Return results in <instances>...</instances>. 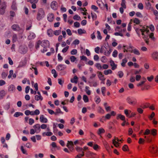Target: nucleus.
Instances as JSON below:
<instances>
[{
	"mask_svg": "<svg viewBox=\"0 0 158 158\" xmlns=\"http://www.w3.org/2000/svg\"><path fill=\"white\" fill-rule=\"evenodd\" d=\"M149 28H150V30L153 31L154 30V27L152 25H150L149 26H146L145 25L142 26V28L139 29L138 28H136L135 29V31L138 34L139 32V31H140L141 32V34L142 35H144V32H146V33L148 34L149 31Z\"/></svg>",
	"mask_w": 158,
	"mask_h": 158,
	"instance_id": "nucleus-1",
	"label": "nucleus"
},
{
	"mask_svg": "<svg viewBox=\"0 0 158 158\" xmlns=\"http://www.w3.org/2000/svg\"><path fill=\"white\" fill-rule=\"evenodd\" d=\"M149 151L153 157L158 156V147L155 144H152L149 148Z\"/></svg>",
	"mask_w": 158,
	"mask_h": 158,
	"instance_id": "nucleus-2",
	"label": "nucleus"
},
{
	"mask_svg": "<svg viewBox=\"0 0 158 158\" xmlns=\"http://www.w3.org/2000/svg\"><path fill=\"white\" fill-rule=\"evenodd\" d=\"M143 35V39H144L146 43L148 45H149V38H150L153 40H155V38L154 37V33L152 32L149 35V36L148 35Z\"/></svg>",
	"mask_w": 158,
	"mask_h": 158,
	"instance_id": "nucleus-3",
	"label": "nucleus"
},
{
	"mask_svg": "<svg viewBox=\"0 0 158 158\" xmlns=\"http://www.w3.org/2000/svg\"><path fill=\"white\" fill-rule=\"evenodd\" d=\"M41 46L40 48L41 49V51L43 52H44L47 51V48L48 47L49 44L45 42H41L40 43Z\"/></svg>",
	"mask_w": 158,
	"mask_h": 158,
	"instance_id": "nucleus-4",
	"label": "nucleus"
},
{
	"mask_svg": "<svg viewBox=\"0 0 158 158\" xmlns=\"http://www.w3.org/2000/svg\"><path fill=\"white\" fill-rule=\"evenodd\" d=\"M66 146L69 149V150L70 152H72L74 150V144L72 141H68V143Z\"/></svg>",
	"mask_w": 158,
	"mask_h": 158,
	"instance_id": "nucleus-5",
	"label": "nucleus"
},
{
	"mask_svg": "<svg viewBox=\"0 0 158 158\" xmlns=\"http://www.w3.org/2000/svg\"><path fill=\"white\" fill-rule=\"evenodd\" d=\"M6 8V5L4 3L0 7V15H3L5 11V10Z\"/></svg>",
	"mask_w": 158,
	"mask_h": 158,
	"instance_id": "nucleus-6",
	"label": "nucleus"
},
{
	"mask_svg": "<svg viewBox=\"0 0 158 158\" xmlns=\"http://www.w3.org/2000/svg\"><path fill=\"white\" fill-rule=\"evenodd\" d=\"M12 29L14 31H19L21 30V28L18 24H14L11 26Z\"/></svg>",
	"mask_w": 158,
	"mask_h": 158,
	"instance_id": "nucleus-7",
	"label": "nucleus"
},
{
	"mask_svg": "<svg viewBox=\"0 0 158 158\" xmlns=\"http://www.w3.org/2000/svg\"><path fill=\"white\" fill-rule=\"evenodd\" d=\"M97 73L98 74V76L99 79L102 81H104L105 80V78L104 77V75L103 74L102 72L100 71H98Z\"/></svg>",
	"mask_w": 158,
	"mask_h": 158,
	"instance_id": "nucleus-8",
	"label": "nucleus"
},
{
	"mask_svg": "<svg viewBox=\"0 0 158 158\" xmlns=\"http://www.w3.org/2000/svg\"><path fill=\"white\" fill-rule=\"evenodd\" d=\"M110 65L111 67V69L112 70H114L117 68V65L115 64L114 62L112 60H111L110 61Z\"/></svg>",
	"mask_w": 158,
	"mask_h": 158,
	"instance_id": "nucleus-9",
	"label": "nucleus"
},
{
	"mask_svg": "<svg viewBox=\"0 0 158 158\" xmlns=\"http://www.w3.org/2000/svg\"><path fill=\"white\" fill-rule=\"evenodd\" d=\"M152 58L154 60L158 59V52H155L152 54Z\"/></svg>",
	"mask_w": 158,
	"mask_h": 158,
	"instance_id": "nucleus-10",
	"label": "nucleus"
},
{
	"mask_svg": "<svg viewBox=\"0 0 158 158\" xmlns=\"http://www.w3.org/2000/svg\"><path fill=\"white\" fill-rule=\"evenodd\" d=\"M151 134L153 136L156 135L157 134V130L156 129H153L151 130Z\"/></svg>",
	"mask_w": 158,
	"mask_h": 158,
	"instance_id": "nucleus-11",
	"label": "nucleus"
},
{
	"mask_svg": "<svg viewBox=\"0 0 158 158\" xmlns=\"http://www.w3.org/2000/svg\"><path fill=\"white\" fill-rule=\"evenodd\" d=\"M40 121L42 123H46L48 122L47 119L44 118L43 115H42L40 116Z\"/></svg>",
	"mask_w": 158,
	"mask_h": 158,
	"instance_id": "nucleus-12",
	"label": "nucleus"
},
{
	"mask_svg": "<svg viewBox=\"0 0 158 158\" xmlns=\"http://www.w3.org/2000/svg\"><path fill=\"white\" fill-rule=\"evenodd\" d=\"M151 86L149 85H145L143 87H142L141 88V90H148L150 89Z\"/></svg>",
	"mask_w": 158,
	"mask_h": 158,
	"instance_id": "nucleus-13",
	"label": "nucleus"
},
{
	"mask_svg": "<svg viewBox=\"0 0 158 158\" xmlns=\"http://www.w3.org/2000/svg\"><path fill=\"white\" fill-rule=\"evenodd\" d=\"M54 15L52 14H50L49 15L48 17V20L50 22H52L53 20Z\"/></svg>",
	"mask_w": 158,
	"mask_h": 158,
	"instance_id": "nucleus-14",
	"label": "nucleus"
},
{
	"mask_svg": "<svg viewBox=\"0 0 158 158\" xmlns=\"http://www.w3.org/2000/svg\"><path fill=\"white\" fill-rule=\"evenodd\" d=\"M6 95L5 91L3 90L0 91V99H2Z\"/></svg>",
	"mask_w": 158,
	"mask_h": 158,
	"instance_id": "nucleus-15",
	"label": "nucleus"
},
{
	"mask_svg": "<svg viewBox=\"0 0 158 158\" xmlns=\"http://www.w3.org/2000/svg\"><path fill=\"white\" fill-rule=\"evenodd\" d=\"M71 81L72 83H75L77 84L78 81V77L77 76H74L73 78L71 79Z\"/></svg>",
	"mask_w": 158,
	"mask_h": 158,
	"instance_id": "nucleus-16",
	"label": "nucleus"
},
{
	"mask_svg": "<svg viewBox=\"0 0 158 158\" xmlns=\"http://www.w3.org/2000/svg\"><path fill=\"white\" fill-rule=\"evenodd\" d=\"M117 119H120L122 121H124L125 120V117L124 116L121 115V114H119L118 115L117 117Z\"/></svg>",
	"mask_w": 158,
	"mask_h": 158,
	"instance_id": "nucleus-17",
	"label": "nucleus"
},
{
	"mask_svg": "<svg viewBox=\"0 0 158 158\" xmlns=\"http://www.w3.org/2000/svg\"><path fill=\"white\" fill-rule=\"evenodd\" d=\"M122 150L124 152H127L129 151V148L127 145H124L122 147Z\"/></svg>",
	"mask_w": 158,
	"mask_h": 158,
	"instance_id": "nucleus-18",
	"label": "nucleus"
},
{
	"mask_svg": "<svg viewBox=\"0 0 158 158\" xmlns=\"http://www.w3.org/2000/svg\"><path fill=\"white\" fill-rule=\"evenodd\" d=\"M105 132V130L103 128H100L98 129L97 133L98 135H100L102 133H103Z\"/></svg>",
	"mask_w": 158,
	"mask_h": 158,
	"instance_id": "nucleus-19",
	"label": "nucleus"
},
{
	"mask_svg": "<svg viewBox=\"0 0 158 158\" xmlns=\"http://www.w3.org/2000/svg\"><path fill=\"white\" fill-rule=\"evenodd\" d=\"M144 138L146 139V141L148 143H150L152 141V138L150 136L146 137L145 136Z\"/></svg>",
	"mask_w": 158,
	"mask_h": 158,
	"instance_id": "nucleus-20",
	"label": "nucleus"
},
{
	"mask_svg": "<svg viewBox=\"0 0 158 158\" xmlns=\"http://www.w3.org/2000/svg\"><path fill=\"white\" fill-rule=\"evenodd\" d=\"M113 143L114 145V146L116 147H118L119 146V143L118 141H116L115 140V139H114L113 140Z\"/></svg>",
	"mask_w": 158,
	"mask_h": 158,
	"instance_id": "nucleus-21",
	"label": "nucleus"
},
{
	"mask_svg": "<svg viewBox=\"0 0 158 158\" xmlns=\"http://www.w3.org/2000/svg\"><path fill=\"white\" fill-rule=\"evenodd\" d=\"M112 73V71L110 69L108 70H105L104 71V73L105 75H107L109 74H111Z\"/></svg>",
	"mask_w": 158,
	"mask_h": 158,
	"instance_id": "nucleus-22",
	"label": "nucleus"
},
{
	"mask_svg": "<svg viewBox=\"0 0 158 158\" xmlns=\"http://www.w3.org/2000/svg\"><path fill=\"white\" fill-rule=\"evenodd\" d=\"M133 22L136 24H139L140 23V20L138 19L135 18L132 21Z\"/></svg>",
	"mask_w": 158,
	"mask_h": 158,
	"instance_id": "nucleus-23",
	"label": "nucleus"
},
{
	"mask_svg": "<svg viewBox=\"0 0 158 158\" xmlns=\"http://www.w3.org/2000/svg\"><path fill=\"white\" fill-rule=\"evenodd\" d=\"M34 128L35 129V131L36 132L40 129V124H37L34 125Z\"/></svg>",
	"mask_w": 158,
	"mask_h": 158,
	"instance_id": "nucleus-24",
	"label": "nucleus"
},
{
	"mask_svg": "<svg viewBox=\"0 0 158 158\" xmlns=\"http://www.w3.org/2000/svg\"><path fill=\"white\" fill-rule=\"evenodd\" d=\"M23 115V114L21 112H16L14 114V116L15 117H18L19 116H20V115Z\"/></svg>",
	"mask_w": 158,
	"mask_h": 158,
	"instance_id": "nucleus-25",
	"label": "nucleus"
},
{
	"mask_svg": "<svg viewBox=\"0 0 158 158\" xmlns=\"http://www.w3.org/2000/svg\"><path fill=\"white\" fill-rule=\"evenodd\" d=\"M128 102L130 104H132L135 103V101L130 98L127 99Z\"/></svg>",
	"mask_w": 158,
	"mask_h": 158,
	"instance_id": "nucleus-26",
	"label": "nucleus"
},
{
	"mask_svg": "<svg viewBox=\"0 0 158 158\" xmlns=\"http://www.w3.org/2000/svg\"><path fill=\"white\" fill-rule=\"evenodd\" d=\"M53 32V31L52 29H48L47 31L48 35L49 36H51L52 35Z\"/></svg>",
	"mask_w": 158,
	"mask_h": 158,
	"instance_id": "nucleus-27",
	"label": "nucleus"
},
{
	"mask_svg": "<svg viewBox=\"0 0 158 158\" xmlns=\"http://www.w3.org/2000/svg\"><path fill=\"white\" fill-rule=\"evenodd\" d=\"M58 114H62V112L61 111L60 109L59 108L56 109V111L55 113V114L57 115Z\"/></svg>",
	"mask_w": 158,
	"mask_h": 158,
	"instance_id": "nucleus-28",
	"label": "nucleus"
},
{
	"mask_svg": "<svg viewBox=\"0 0 158 158\" xmlns=\"http://www.w3.org/2000/svg\"><path fill=\"white\" fill-rule=\"evenodd\" d=\"M17 40V36L16 34H14L12 36V41L13 43L15 42Z\"/></svg>",
	"mask_w": 158,
	"mask_h": 158,
	"instance_id": "nucleus-29",
	"label": "nucleus"
},
{
	"mask_svg": "<svg viewBox=\"0 0 158 158\" xmlns=\"http://www.w3.org/2000/svg\"><path fill=\"white\" fill-rule=\"evenodd\" d=\"M83 99L84 102H89V99L87 96L85 95H84L83 96Z\"/></svg>",
	"mask_w": 158,
	"mask_h": 158,
	"instance_id": "nucleus-30",
	"label": "nucleus"
},
{
	"mask_svg": "<svg viewBox=\"0 0 158 158\" xmlns=\"http://www.w3.org/2000/svg\"><path fill=\"white\" fill-rule=\"evenodd\" d=\"M7 75V73L4 72H2L1 74L2 77L3 79H5Z\"/></svg>",
	"mask_w": 158,
	"mask_h": 158,
	"instance_id": "nucleus-31",
	"label": "nucleus"
},
{
	"mask_svg": "<svg viewBox=\"0 0 158 158\" xmlns=\"http://www.w3.org/2000/svg\"><path fill=\"white\" fill-rule=\"evenodd\" d=\"M102 92V95L104 96H105V93L106 91V88L105 87H102L101 88Z\"/></svg>",
	"mask_w": 158,
	"mask_h": 158,
	"instance_id": "nucleus-32",
	"label": "nucleus"
},
{
	"mask_svg": "<svg viewBox=\"0 0 158 158\" xmlns=\"http://www.w3.org/2000/svg\"><path fill=\"white\" fill-rule=\"evenodd\" d=\"M80 9L82 10V11H84V12H82V14L84 15H86L87 14V10L86 9L85 7H84L83 8H81Z\"/></svg>",
	"mask_w": 158,
	"mask_h": 158,
	"instance_id": "nucleus-33",
	"label": "nucleus"
},
{
	"mask_svg": "<svg viewBox=\"0 0 158 158\" xmlns=\"http://www.w3.org/2000/svg\"><path fill=\"white\" fill-rule=\"evenodd\" d=\"M31 83H32V85H33V86H34V87L35 88V90L36 91H37L38 90V87L37 83H35L33 85L34 82L33 81L31 82Z\"/></svg>",
	"mask_w": 158,
	"mask_h": 158,
	"instance_id": "nucleus-34",
	"label": "nucleus"
},
{
	"mask_svg": "<svg viewBox=\"0 0 158 158\" xmlns=\"http://www.w3.org/2000/svg\"><path fill=\"white\" fill-rule=\"evenodd\" d=\"M76 58L74 56H71L70 57V60L71 62H74L76 60Z\"/></svg>",
	"mask_w": 158,
	"mask_h": 158,
	"instance_id": "nucleus-35",
	"label": "nucleus"
},
{
	"mask_svg": "<svg viewBox=\"0 0 158 158\" xmlns=\"http://www.w3.org/2000/svg\"><path fill=\"white\" fill-rule=\"evenodd\" d=\"M11 8L12 9L15 10L17 9V7L16 6V3L15 2H13L12 5L11 6Z\"/></svg>",
	"mask_w": 158,
	"mask_h": 158,
	"instance_id": "nucleus-36",
	"label": "nucleus"
},
{
	"mask_svg": "<svg viewBox=\"0 0 158 158\" xmlns=\"http://www.w3.org/2000/svg\"><path fill=\"white\" fill-rule=\"evenodd\" d=\"M84 152H82L81 154H79L77 155L75 157V158H81L82 156H84Z\"/></svg>",
	"mask_w": 158,
	"mask_h": 158,
	"instance_id": "nucleus-37",
	"label": "nucleus"
},
{
	"mask_svg": "<svg viewBox=\"0 0 158 158\" xmlns=\"http://www.w3.org/2000/svg\"><path fill=\"white\" fill-rule=\"evenodd\" d=\"M15 89V86L12 85H10L9 88V91H13Z\"/></svg>",
	"mask_w": 158,
	"mask_h": 158,
	"instance_id": "nucleus-38",
	"label": "nucleus"
},
{
	"mask_svg": "<svg viewBox=\"0 0 158 158\" xmlns=\"http://www.w3.org/2000/svg\"><path fill=\"white\" fill-rule=\"evenodd\" d=\"M61 33V30H56L54 31V34L56 35H59Z\"/></svg>",
	"mask_w": 158,
	"mask_h": 158,
	"instance_id": "nucleus-39",
	"label": "nucleus"
},
{
	"mask_svg": "<svg viewBox=\"0 0 158 158\" xmlns=\"http://www.w3.org/2000/svg\"><path fill=\"white\" fill-rule=\"evenodd\" d=\"M111 52V49H110L107 52H104V54L107 56H108L110 55Z\"/></svg>",
	"mask_w": 158,
	"mask_h": 158,
	"instance_id": "nucleus-40",
	"label": "nucleus"
},
{
	"mask_svg": "<svg viewBox=\"0 0 158 158\" xmlns=\"http://www.w3.org/2000/svg\"><path fill=\"white\" fill-rule=\"evenodd\" d=\"M52 73L54 74L53 76L55 78L57 77V75L56 73V70L54 69H52Z\"/></svg>",
	"mask_w": 158,
	"mask_h": 158,
	"instance_id": "nucleus-41",
	"label": "nucleus"
},
{
	"mask_svg": "<svg viewBox=\"0 0 158 158\" xmlns=\"http://www.w3.org/2000/svg\"><path fill=\"white\" fill-rule=\"evenodd\" d=\"M73 19L76 20H79L81 18L80 16H78L77 15H76L73 17Z\"/></svg>",
	"mask_w": 158,
	"mask_h": 158,
	"instance_id": "nucleus-42",
	"label": "nucleus"
},
{
	"mask_svg": "<svg viewBox=\"0 0 158 158\" xmlns=\"http://www.w3.org/2000/svg\"><path fill=\"white\" fill-rule=\"evenodd\" d=\"M70 53L72 55H76L77 53V51L76 49H73L71 51Z\"/></svg>",
	"mask_w": 158,
	"mask_h": 158,
	"instance_id": "nucleus-43",
	"label": "nucleus"
},
{
	"mask_svg": "<svg viewBox=\"0 0 158 158\" xmlns=\"http://www.w3.org/2000/svg\"><path fill=\"white\" fill-rule=\"evenodd\" d=\"M127 60L126 58L123 60V62L121 63V65L123 67L125 66V64L127 62Z\"/></svg>",
	"mask_w": 158,
	"mask_h": 158,
	"instance_id": "nucleus-44",
	"label": "nucleus"
},
{
	"mask_svg": "<svg viewBox=\"0 0 158 158\" xmlns=\"http://www.w3.org/2000/svg\"><path fill=\"white\" fill-rule=\"evenodd\" d=\"M150 131L148 129H146L144 132L143 133L144 135H148L150 134Z\"/></svg>",
	"mask_w": 158,
	"mask_h": 158,
	"instance_id": "nucleus-45",
	"label": "nucleus"
},
{
	"mask_svg": "<svg viewBox=\"0 0 158 158\" xmlns=\"http://www.w3.org/2000/svg\"><path fill=\"white\" fill-rule=\"evenodd\" d=\"M84 63L81 61H80L79 63L78 64L77 66L79 69H80L81 66H84Z\"/></svg>",
	"mask_w": 158,
	"mask_h": 158,
	"instance_id": "nucleus-46",
	"label": "nucleus"
},
{
	"mask_svg": "<svg viewBox=\"0 0 158 158\" xmlns=\"http://www.w3.org/2000/svg\"><path fill=\"white\" fill-rule=\"evenodd\" d=\"M91 16L93 20H95L97 19V15L96 14H93L92 12L91 13Z\"/></svg>",
	"mask_w": 158,
	"mask_h": 158,
	"instance_id": "nucleus-47",
	"label": "nucleus"
},
{
	"mask_svg": "<svg viewBox=\"0 0 158 158\" xmlns=\"http://www.w3.org/2000/svg\"><path fill=\"white\" fill-rule=\"evenodd\" d=\"M144 142V140L142 138H140L138 142L139 144H143Z\"/></svg>",
	"mask_w": 158,
	"mask_h": 158,
	"instance_id": "nucleus-48",
	"label": "nucleus"
},
{
	"mask_svg": "<svg viewBox=\"0 0 158 158\" xmlns=\"http://www.w3.org/2000/svg\"><path fill=\"white\" fill-rule=\"evenodd\" d=\"M155 114L154 112H152L151 113L150 116L149 117V118L150 120H152L153 118L154 117Z\"/></svg>",
	"mask_w": 158,
	"mask_h": 158,
	"instance_id": "nucleus-49",
	"label": "nucleus"
},
{
	"mask_svg": "<svg viewBox=\"0 0 158 158\" xmlns=\"http://www.w3.org/2000/svg\"><path fill=\"white\" fill-rule=\"evenodd\" d=\"M121 5L122 7L126 8V5L125 4V0H122V2L121 3Z\"/></svg>",
	"mask_w": 158,
	"mask_h": 158,
	"instance_id": "nucleus-50",
	"label": "nucleus"
},
{
	"mask_svg": "<svg viewBox=\"0 0 158 158\" xmlns=\"http://www.w3.org/2000/svg\"><path fill=\"white\" fill-rule=\"evenodd\" d=\"M97 33L98 35L97 36V38L98 39L101 40L102 39V36L101 35V34L99 31H97Z\"/></svg>",
	"mask_w": 158,
	"mask_h": 158,
	"instance_id": "nucleus-51",
	"label": "nucleus"
},
{
	"mask_svg": "<svg viewBox=\"0 0 158 158\" xmlns=\"http://www.w3.org/2000/svg\"><path fill=\"white\" fill-rule=\"evenodd\" d=\"M96 66L98 69H102V66L101 64L99 63L96 64Z\"/></svg>",
	"mask_w": 158,
	"mask_h": 158,
	"instance_id": "nucleus-52",
	"label": "nucleus"
},
{
	"mask_svg": "<svg viewBox=\"0 0 158 158\" xmlns=\"http://www.w3.org/2000/svg\"><path fill=\"white\" fill-rule=\"evenodd\" d=\"M118 54V52L117 50H115L114 51L112 55L113 57H117Z\"/></svg>",
	"mask_w": 158,
	"mask_h": 158,
	"instance_id": "nucleus-53",
	"label": "nucleus"
},
{
	"mask_svg": "<svg viewBox=\"0 0 158 158\" xmlns=\"http://www.w3.org/2000/svg\"><path fill=\"white\" fill-rule=\"evenodd\" d=\"M69 46H66L65 48H63L62 50V52L63 53L66 52L68 49Z\"/></svg>",
	"mask_w": 158,
	"mask_h": 158,
	"instance_id": "nucleus-54",
	"label": "nucleus"
},
{
	"mask_svg": "<svg viewBox=\"0 0 158 158\" xmlns=\"http://www.w3.org/2000/svg\"><path fill=\"white\" fill-rule=\"evenodd\" d=\"M114 35H119L121 36H123V34L121 33V32H116L114 33Z\"/></svg>",
	"mask_w": 158,
	"mask_h": 158,
	"instance_id": "nucleus-55",
	"label": "nucleus"
},
{
	"mask_svg": "<svg viewBox=\"0 0 158 158\" xmlns=\"http://www.w3.org/2000/svg\"><path fill=\"white\" fill-rule=\"evenodd\" d=\"M80 58L81 60H83L85 61H87V58L84 56H80Z\"/></svg>",
	"mask_w": 158,
	"mask_h": 158,
	"instance_id": "nucleus-56",
	"label": "nucleus"
},
{
	"mask_svg": "<svg viewBox=\"0 0 158 158\" xmlns=\"http://www.w3.org/2000/svg\"><path fill=\"white\" fill-rule=\"evenodd\" d=\"M152 11H153L154 15L156 16H158V12L157 10H154L153 9H152Z\"/></svg>",
	"mask_w": 158,
	"mask_h": 158,
	"instance_id": "nucleus-57",
	"label": "nucleus"
},
{
	"mask_svg": "<svg viewBox=\"0 0 158 158\" xmlns=\"http://www.w3.org/2000/svg\"><path fill=\"white\" fill-rule=\"evenodd\" d=\"M138 8L140 9H143V4L142 3H140L138 5Z\"/></svg>",
	"mask_w": 158,
	"mask_h": 158,
	"instance_id": "nucleus-58",
	"label": "nucleus"
},
{
	"mask_svg": "<svg viewBox=\"0 0 158 158\" xmlns=\"http://www.w3.org/2000/svg\"><path fill=\"white\" fill-rule=\"evenodd\" d=\"M74 26L76 27H79L80 24V23L78 22H75L74 23Z\"/></svg>",
	"mask_w": 158,
	"mask_h": 158,
	"instance_id": "nucleus-59",
	"label": "nucleus"
},
{
	"mask_svg": "<svg viewBox=\"0 0 158 158\" xmlns=\"http://www.w3.org/2000/svg\"><path fill=\"white\" fill-rule=\"evenodd\" d=\"M109 66L108 64H103L102 66V69H107L108 68Z\"/></svg>",
	"mask_w": 158,
	"mask_h": 158,
	"instance_id": "nucleus-60",
	"label": "nucleus"
},
{
	"mask_svg": "<svg viewBox=\"0 0 158 158\" xmlns=\"http://www.w3.org/2000/svg\"><path fill=\"white\" fill-rule=\"evenodd\" d=\"M145 81H142L140 82L137 85V86L138 87H139L143 85L145 82Z\"/></svg>",
	"mask_w": 158,
	"mask_h": 158,
	"instance_id": "nucleus-61",
	"label": "nucleus"
},
{
	"mask_svg": "<svg viewBox=\"0 0 158 158\" xmlns=\"http://www.w3.org/2000/svg\"><path fill=\"white\" fill-rule=\"evenodd\" d=\"M137 111L140 114H142L143 112V110L140 108H139L137 109Z\"/></svg>",
	"mask_w": 158,
	"mask_h": 158,
	"instance_id": "nucleus-62",
	"label": "nucleus"
},
{
	"mask_svg": "<svg viewBox=\"0 0 158 158\" xmlns=\"http://www.w3.org/2000/svg\"><path fill=\"white\" fill-rule=\"evenodd\" d=\"M154 77L152 75L150 77H148L147 78L148 80L149 81H151L153 79Z\"/></svg>",
	"mask_w": 158,
	"mask_h": 158,
	"instance_id": "nucleus-63",
	"label": "nucleus"
},
{
	"mask_svg": "<svg viewBox=\"0 0 158 158\" xmlns=\"http://www.w3.org/2000/svg\"><path fill=\"white\" fill-rule=\"evenodd\" d=\"M8 59L9 60V63L10 64L12 65L13 64V62L10 57H9L8 58Z\"/></svg>",
	"mask_w": 158,
	"mask_h": 158,
	"instance_id": "nucleus-64",
	"label": "nucleus"
}]
</instances>
